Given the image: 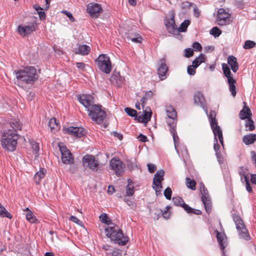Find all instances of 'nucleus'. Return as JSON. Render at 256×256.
Returning <instances> with one entry per match:
<instances>
[{
	"label": "nucleus",
	"instance_id": "f257e3e1",
	"mask_svg": "<svg viewBox=\"0 0 256 256\" xmlns=\"http://www.w3.org/2000/svg\"><path fill=\"white\" fill-rule=\"evenodd\" d=\"M18 83L23 84H32L38 78L36 69L34 66H26L24 69L14 72Z\"/></svg>",
	"mask_w": 256,
	"mask_h": 256
},
{
	"label": "nucleus",
	"instance_id": "4be33fe9",
	"mask_svg": "<svg viewBox=\"0 0 256 256\" xmlns=\"http://www.w3.org/2000/svg\"><path fill=\"white\" fill-rule=\"evenodd\" d=\"M168 124L170 126V130L172 134L173 140L174 142V144L175 146V148L177 152H178V150L176 149V146L178 144V135L176 134V122H168Z\"/></svg>",
	"mask_w": 256,
	"mask_h": 256
},
{
	"label": "nucleus",
	"instance_id": "0e129e2a",
	"mask_svg": "<svg viewBox=\"0 0 256 256\" xmlns=\"http://www.w3.org/2000/svg\"><path fill=\"white\" fill-rule=\"evenodd\" d=\"M32 150L34 154H37L38 151L39 150V146L38 144L36 142H34L32 145Z\"/></svg>",
	"mask_w": 256,
	"mask_h": 256
},
{
	"label": "nucleus",
	"instance_id": "9d476101",
	"mask_svg": "<svg viewBox=\"0 0 256 256\" xmlns=\"http://www.w3.org/2000/svg\"><path fill=\"white\" fill-rule=\"evenodd\" d=\"M157 74L161 80L166 78L168 76V66L166 64V60L165 58L160 59L158 62Z\"/></svg>",
	"mask_w": 256,
	"mask_h": 256
},
{
	"label": "nucleus",
	"instance_id": "393cba45",
	"mask_svg": "<svg viewBox=\"0 0 256 256\" xmlns=\"http://www.w3.org/2000/svg\"><path fill=\"white\" fill-rule=\"evenodd\" d=\"M90 52V48L86 44L80 45L76 50V54L82 56L88 55Z\"/></svg>",
	"mask_w": 256,
	"mask_h": 256
},
{
	"label": "nucleus",
	"instance_id": "c03bdc74",
	"mask_svg": "<svg viewBox=\"0 0 256 256\" xmlns=\"http://www.w3.org/2000/svg\"><path fill=\"white\" fill-rule=\"evenodd\" d=\"M0 216L6 217L8 218H12V214L6 210L4 206L0 204Z\"/></svg>",
	"mask_w": 256,
	"mask_h": 256
},
{
	"label": "nucleus",
	"instance_id": "b1692460",
	"mask_svg": "<svg viewBox=\"0 0 256 256\" xmlns=\"http://www.w3.org/2000/svg\"><path fill=\"white\" fill-rule=\"evenodd\" d=\"M228 63L230 66L232 70L234 72H236L238 71L239 65L235 56H229L228 58Z\"/></svg>",
	"mask_w": 256,
	"mask_h": 256
},
{
	"label": "nucleus",
	"instance_id": "a878e982",
	"mask_svg": "<svg viewBox=\"0 0 256 256\" xmlns=\"http://www.w3.org/2000/svg\"><path fill=\"white\" fill-rule=\"evenodd\" d=\"M212 130L214 136V141L218 140V138L219 139V141L220 144L222 146H224V139L222 136V132L220 126L217 127L216 128H213Z\"/></svg>",
	"mask_w": 256,
	"mask_h": 256
},
{
	"label": "nucleus",
	"instance_id": "72a5a7b5",
	"mask_svg": "<svg viewBox=\"0 0 256 256\" xmlns=\"http://www.w3.org/2000/svg\"><path fill=\"white\" fill-rule=\"evenodd\" d=\"M126 196H132L134 193V188L133 185V182L130 179L128 180V184L126 186Z\"/></svg>",
	"mask_w": 256,
	"mask_h": 256
},
{
	"label": "nucleus",
	"instance_id": "a211bd4d",
	"mask_svg": "<svg viewBox=\"0 0 256 256\" xmlns=\"http://www.w3.org/2000/svg\"><path fill=\"white\" fill-rule=\"evenodd\" d=\"M125 80L120 75V72L114 71L110 78L112 84L116 87H120L124 84Z\"/></svg>",
	"mask_w": 256,
	"mask_h": 256
},
{
	"label": "nucleus",
	"instance_id": "1a4fd4ad",
	"mask_svg": "<svg viewBox=\"0 0 256 256\" xmlns=\"http://www.w3.org/2000/svg\"><path fill=\"white\" fill-rule=\"evenodd\" d=\"M110 166L116 176H122L124 172V164L118 158H113L110 162Z\"/></svg>",
	"mask_w": 256,
	"mask_h": 256
},
{
	"label": "nucleus",
	"instance_id": "7c9ffc66",
	"mask_svg": "<svg viewBox=\"0 0 256 256\" xmlns=\"http://www.w3.org/2000/svg\"><path fill=\"white\" fill-rule=\"evenodd\" d=\"M74 162V157L70 150L65 146V164H72Z\"/></svg>",
	"mask_w": 256,
	"mask_h": 256
},
{
	"label": "nucleus",
	"instance_id": "603ef678",
	"mask_svg": "<svg viewBox=\"0 0 256 256\" xmlns=\"http://www.w3.org/2000/svg\"><path fill=\"white\" fill-rule=\"evenodd\" d=\"M152 115V112L144 111V114L142 115V118H144V121L145 122H148V121L150 120L151 117Z\"/></svg>",
	"mask_w": 256,
	"mask_h": 256
},
{
	"label": "nucleus",
	"instance_id": "4c0bfd02",
	"mask_svg": "<svg viewBox=\"0 0 256 256\" xmlns=\"http://www.w3.org/2000/svg\"><path fill=\"white\" fill-rule=\"evenodd\" d=\"M10 125L11 127L13 128V130H14L15 133L17 130H20L21 129L22 124L20 122L16 119L12 120L10 122Z\"/></svg>",
	"mask_w": 256,
	"mask_h": 256
},
{
	"label": "nucleus",
	"instance_id": "c756f323",
	"mask_svg": "<svg viewBox=\"0 0 256 256\" xmlns=\"http://www.w3.org/2000/svg\"><path fill=\"white\" fill-rule=\"evenodd\" d=\"M48 126L52 132H56L60 129L59 124L55 118H51L48 122Z\"/></svg>",
	"mask_w": 256,
	"mask_h": 256
},
{
	"label": "nucleus",
	"instance_id": "a19ab883",
	"mask_svg": "<svg viewBox=\"0 0 256 256\" xmlns=\"http://www.w3.org/2000/svg\"><path fill=\"white\" fill-rule=\"evenodd\" d=\"M126 163L128 168L130 171L138 168L136 160L134 158L126 160Z\"/></svg>",
	"mask_w": 256,
	"mask_h": 256
},
{
	"label": "nucleus",
	"instance_id": "69168bd1",
	"mask_svg": "<svg viewBox=\"0 0 256 256\" xmlns=\"http://www.w3.org/2000/svg\"><path fill=\"white\" fill-rule=\"evenodd\" d=\"M65 15L69 18L70 20L72 22H74L76 21L74 18L72 14L70 12L65 10Z\"/></svg>",
	"mask_w": 256,
	"mask_h": 256
},
{
	"label": "nucleus",
	"instance_id": "79ce46f5",
	"mask_svg": "<svg viewBox=\"0 0 256 256\" xmlns=\"http://www.w3.org/2000/svg\"><path fill=\"white\" fill-rule=\"evenodd\" d=\"M186 184L188 188L191 189L192 190H196V182L194 179L191 180L189 178H186Z\"/></svg>",
	"mask_w": 256,
	"mask_h": 256
},
{
	"label": "nucleus",
	"instance_id": "c9c22d12",
	"mask_svg": "<svg viewBox=\"0 0 256 256\" xmlns=\"http://www.w3.org/2000/svg\"><path fill=\"white\" fill-rule=\"evenodd\" d=\"M228 82L229 85L230 91L232 92V96H235L236 94V87L235 85L236 84V80L234 78L229 79L228 80Z\"/></svg>",
	"mask_w": 256,
	"mask_h": 256
},
{
	"label": "nucleus",
	"instance_id": "f8f14e48",
	"mask_svg": "<svg viewBox=\"0 0 256 256\" xmlns=\"http://www.w3.org/2000/svg\"><path fill=\"white\" fill-rule=\"evenodd\" d=\"M78 100L86 108L88 111L91 108L92 106L96 105L94 104V96L90 94H79L78 96Z\"/></svg>",
	"mask_w": 256,
	"mask_h": 256
},
{
	"label": "nucleus",
	"instance_id": "423d86ee",
	"mask_svg": "<svg viewBox=\"0 0 256 256\" xmlns=\"http://www.w3.org/2000/svg\"><path fill=\"white\" fill-rule=\"evenodd\" d=\"M232 218L236 224L240 238L246 240H249L250 238V236L240 217L236 214H232Z\"/></svg>",
	"mask_w": 256,
	"mask_h": 256
},
{
	"label": "nucleus",
	"instance_id": "5701e85b",
	"mask_svg": "<svg viewBox=\"0 0 256 256\" xmlns=\"http://www.w3.org/2000/svg\"><path fill=\"white\" fill-rule=\"evenodd\" d=\"M243 104H244L243 108L240 111L239 114V117L241 120L248 118L252 116L250 110L246 106V103L244 102Z\"/></svg>",
	"mask_w": 256,
	"mask_h": 256
},
{
	"label": "nucleus",
	"instance_id": "864d4df0",
	"mask_svg": "<svg viewBox=\"0 0 256 256\" xmlns=\"http://www.w3.org/2000/svg\"><path fill=\"white\" fill-rule=\"evenodd\" d=\"M172 190L170 187H167L164 191V196L167 200H170L172 198Z\"/></svg>",
	"mask_w": 256,
	"mask_h": 256
},
{
	"label": "nucleus",
	"instance_id": "c85d7f7f",
	"mask_svg": "<svg viewBox=\"0 0 256 256\" xmlns=\"http://www.w3.org/2000/svg\"><path fill=\"white\" fill-rule=\"evenodd\" d=\"M256 140V134H254L245 135L242 138V141L246 145L254 144Z\"/></svg>",
	"mask_w": 256,
	"mask_h": 256
},
{
	"label": "nucleus",
	"instance_id": "ea45409f",
	"mask_svg": "<svg viewBox=\"0 0 256 256\" xmlns=\"http://www.w3.org/2000/svg\"><path fill=\"white\" fill-rule=\"evenodd\" d=\"M99 218L102 222L105 224L109 226H112V224H114V223L112 222L110 219L105 213L100 214Z\"/></svg>",
	"mask_w": 256,
	"mask_h": 256
},
{
	"label": "nucleus",
	"instance_id": "e2e57ef3",
	"mask_svg": "<svg viewBox=\"0 0 256 256\" xmlns=\"http://www.w3.org/2000/svg\"><path fill=\"white\" fill-rule=\"evenodd\" d=\"M70 164L69 171L72 174L75 173L77 170V166L76 164L74 162Z\"/></svg>",
	"mask_w": 256,
	"mask_h": 256
},
{
	"label": "nucleus",
	"instance_id": "7ed1b4c3",
	"mask_svg": "<svg viewBox=\"0 0 256 256\" xmlns=\"http://www.w3.org/2000/svg\"><path fill=\"white\" fill-rule=\"evenodd\" d=\"M18 136L14 130H8L2 134L1 145L3 148L8 151L14 152L16 147Z\"/></svg>",
	"mask_w": 256,
	"mask_h": 256
},
{
	"label": "nucleus",
	"instance_id": "39448f33",
	"mask_svg": "<svg viewBox=\"0 0 256 256\" xmlns=\"http://www.w3.org/2000/svg\"><path fill=\"white\" fill-rule=\"evenodd\" d=\"M94 62L100 70L106 74L110 73L112 70V64L110 58L107 54H100Z\"/></svg>",
	"mask_w": 256,
	"mask_h": 256
},
{
	"label": "nucleus",
	"instance_id": "473e14b6",
	"mask_svg": "<svg viewBox=\"0 0 256 256\" xmlns=\"http://www.w3.org/2000/svg\"><path fill=\"white\" fill-rule=\"evenodd\" d=\"M206 60V56L203 54H200L192 62L194 68H198L201 64L204 62Z\"/></svg>",
	"mask_w": 256,
	"mask_h": 256
},
{
	"label": "nucleus",
	"instance_id": "338daca9",
	"mask_svg": "<svg viewBox=\"0 0 256 256\" xmlns=\"http://www.w3.org/2000/svg\"><path fill=\"white\" fill-rule=\"evenodd\" d=\"M184 92L183 90H180L176 96V98L178 99V100H182L184 98Z\"/></svg>",
	"mask_w": 256,
	"mask_h": 256
},
{
	"label": "nucleus",
	"instance_id": "2eb2a0df",
	"mask_svg": "<svg viewBox=\"0 0 256 256\" xmlns=\"http://www.w3.org/2000/svg\"><path fill=\"white\" fill-rule=\"evenodd\" d=\"M164 171L163 170H160L156 172L154 174L152 184L156 186V188L154 186L153 187L154 188H155L156 192H158V188L160 189L159 191H160V189L162 188V182L164 180Z\"/></svg>",
	"mask_w": 256,
	"mask_h": 256
},
{
	"label": "nucleus",
	"instance_id": "cd10ccee",
	"mask_svg": "<svg viewBox=\"0 0 256 256\" xmlns=\"http://www.w3.org/2000/svg\"><path fill=\"white\" fill-rule=\"evenodd\" d=\"M216 238L220 246V248L222 250V256H226L224 250L226 248V246L224 244V237L223 235L218 230H216Z\"/></svg>",
	"mask_w": 256,
	"mask_h": 256
},
{
	"label": "nucleus",
	"instance_id": "09e8293b",
	"mask_svg": "<svg viewBox=\"0 0 256 256\" xmlns=\"http://www.w3.org/2000/svg\"><path fill=\"white\" fill-rule=\"evenodd\" d=\"M222 34V31L218 27H214L210 30V34L214 36L215 38L218 37Z\"/></svg>",
	"mask_w": 256,
	"mask_h": 256
},
{
	"label": "nucleus",
	"instance_id": "f03ea898",
	"mask_svg": "<svg viewBox=\"0 0 256 256\" xmlns=\"http://www.w3.org/2000/svg\"><path fill=\"white\" fill-rule=\"evenodd\" d=\"M105 233L112 242L119 246H125L128 241V238L124 236L122 230L115 224L106 228Z\"/></svg>",
	"mask_w": 256,
	"mask_h": 256
},
{
	"label": "nucleus",
	"instance_id": "f704fd0d",
	"mask_svg": "<svg viewBox=\"0 0 256 256\" xmlns=\"http://www.w3.org/2000/svg\"><path fill=\"white\" fill-rule=\"evenodd\" d=\"M153 96L154 92L151 90L146 92L145 93L144 96L140 99V102L142 104V107L143 108L145 104H146L147 101L151 100Z\"/></svg>",
	"mask_w": 256,
	"mask_h": 256
},
{
	"label": "nucleus",
	"instance_id": "2f4dec72",
	"mask_svg": "<svg viewBox=\"0 0 256 256\" xmlns=\"http://www.w3.org/2000/svg\"><path fill=\"white\" fill-rule=\"evenodd\" d=\"M181 207H182L188 214H194L196 215H200L202 214L201 210L193 208L185 202L182 204Z\"/></svg>",
	"mask_w": 256,
	"mask_h": 256
},
{
	"label": "nucleus",
	"instance_id": "aec40b11",
	"mask_svg": "<svg viewBox=\"0 0 256 256\" xmlns=\"http://www.w3.org/2000/svg\"><path fill=\"white\" fill-rule=\"evenodd\" d=\"M194 104L200 105L203 108L206 106V100L203 94L200 92H196L194 96Z\"/></svg>",
	"mask_w": 256,
	"mask_h": 256
},
{
	"label": "nucleus",
	"instance_id": "8fccbe9b",
	"mask_svg": "<svg viewBox=\"0 0 256 256\" xmlns=\"http://www.w3.org/2000/svg\"><path fill=\"white\" fill-rule=\"evenodd\" d=\"M255 46V42H254V41L247 40L245 42L244 44V45L243 47L244 49H250L254 47Z\"/></svg>",
	"mask_w": 256,
	"mask_h": 256
},
{
	"label": "nucleus",
	"instance_id": "6e6552de",
	"mask_svg": "<svg viewBox=\"0 0 256 256\" xmlns=\"http://www.w3.org/2000/svg\"><path fill=\"white\" fill-rule=\"evenodd\" d=\"M82 164L84 167L88 168L94 172L98 171L100 164L94 156L86 154L82 158Z\"/></svg>",
	"mask_w": 256,
	"mask_h": 256
},
{
	"label": "nucleus",
	"instance_id": "de8ad7c7",
	"mask_svg": "<svg viewBox=\"0 0 256 256\" xmlns=\"http://www.w3.org/2000/svg\"><path fill=\"white\" fill-rule=\"evenodd\" d=\"M172 202L175 206H182V204L184 202V200L180 196H176L173 198Z\"/></svg>",
	"mask_w": 256,
	"mask_h": 256
},
{
	"label": "nucleus",
	"instance_id": "052dcab7",
	"mask_svg": "<svg viewBox=\"0 0 256 256\" xmlns=\"http://www.w3.org/2000/svg\"><path fill=\"white\" fill-rule=\"evenodd\" d=\"M109 256H122V252L120 250L115 249L110 254Z\"/></svg>",
	"mask_w": 256,
	"mask_h": 256
},
{
	"label": "nucleus",
	"instance_id": "f3484780",
	"mask_svg": "<svg viewBox=\"0 0 256 256\" xmlns=\"http://www.w3.org/2000/svg\"><path fill=\"white\" fill-rule=\"evenodd\" d=\"M54 154L58 159L59 166H62L64 164V144L63 142L58 143Z\"/></svg>",
	"mask_w": 256,
	"mask_h": 256
},
{
	"label": "nucleus",
	"instance_id": "a18cd8bd",
	"mask_svg": "<svg viewBox=\"0 0 256 256\" xmlns=\"http://www.w3.org/2000/svg\"><path fill=\"white\" fill-rule=\"evenodd\" d=\"M245 126L246 128H248V130L250 131L253 130L254 128V122L250 118H248V120L246 122Z\"/></svg>",
	"mask_w": 256,
	"mask_h": 256
},
{
	"label": "nucleus",
	"instance_id": "5fc2aeb1",
	"mask_svg": "<svg viewBox=\"0 0 256 256\" xmlns=\"http://www.w3.org/2000/svg\"><path fill=\"white\" fill-rule=\"evenodd\" d=\"M197 68H194V66L193 64L190 65L187 68V72L188 74L190 76H194L195 74L196 71V69Z\"/></svg>",
	"mask_w": 256,
	"mask_h": 256
},
{
	"label": "nucleus",
	"instance_id": "0eeeda50",
	"mask_svg": "<svg viewBox=\"0 0 256 256\" xmlns=\"http://www.w3.org/2000/svg\"><path fill=\"white\" fill-rule=\"evenodd\" d=\"M200 190L202 194V201L205 210L206 212L209 214L212 211V202L208 190L202 182L200 184Z\"/></svg>",
	"mask_w": 256,
	"mask_h": 256
},
{
	"label": "nucleus",
	"instance_id": "bf43d9fd",
	"mask_svg": "<svg viewBox=\"0 0 256 256\" xmlns=\"http://www.w3.org/2000/svg\"><path fill=\"white\" fill-rule=\"evenodd\" d=\"M245 182H246V190L248 192H252V188L249 182L248 178H245Z\"/></svg>",
	"mask_w": 256,
	"mask_h": 256
},
{
	"label": "nucleus",
	"instance_id": "9b49d317",
	"mask_svg": "<svg viewBox=\"0 0 256 256\" xmlns=\"http://www.w3.org/2000/svg\"><path fill=\"white\" fill-rule=\"evenodd\" d=\"M230 14L224 8L218 9L216 16V22L219 26H222L230 24Z\"/></svg>",
	"mask_w": 256,
	"mask_h": 256
},
{
	"label": "nucleus",
	"instance_id": "4468645a",
	"mask_svg": "<svg viewBox=\"0 0 256 256\" xmlns=\"http://www.w3.org/2000/svg\"><path fill=\"white\" fill-rule=\"evenodd\" d=\"M87 10L91 17L97 18L102 11V8L98 3L91 2L88 5Z\"/></svg>",
	"mask_w": 256,
	"mask_h": 256
},
{
	"label": "nucleus",
	"instance_id": "e433bc0d",
	"mask_svg": "<svg viewBox=\"0 0 256 256\" xmlns=\"http://www.w3.org/2000/svg\"><path fill=\"white\" fill-rule=\"evenodd\" d=\"M24 211L26 212V220L31 223L35 222L36 220V218L33 214L32 212L28 208L24 210Z\"/></svg>",
	"mask_w": 256,
	"mask_h": 256
},
{
	"label": "nucleus",
	"instance_id": "412c9836",
	"mask_svg": "<svg viewBox=\"0 0 256 256\" xmlns=\"http://www.w3.org/2000/svg\"><path fill=\"white\" fill-rule=\"evenodd\" d=\"M166 111L168 118L171 119L168 122H177V113L176 110L172 106H166Z\"/></svg>",
	"mask_w": 256,
	"mask_h": 256
},
{
	"label": "nucleus",
	"instance_id": "58836bf2",
	"mask_svg": "<svg viewBox=\"0 0 256 256\" xmlns=\"http://www.w3.org/2000/svg\"><path fill=\"white\" fill-rule=\"evenodd\" d=\"M222 69L223 70L224 76L227 78L228 80L229 79L234 78L232 76V73L230 70V68L226 64H222Z\"/></svg>",
	"mask_w": 256,
	"mask_h": 256
},
{
	"label": "nucleus",
	"instance_id": "6ab92c4d",
	"mask_svg": "<svg viewBox=\"0 0 256 256\" xmlns=\"http://www.w3.org/2000/svg\"><path fill=\"white\" fill-rule=\"evenodd\" d=\"M165 26L168 31L172 34L178 32V28L175 24L174 16H172L165 22Z\"/></svg>",
	"mask_w": 256,
	"mask_h": 256
},
{
	"label": "nucleus",
	"instance_id": "ddd939ff",
	"mask_svg": "<svg viewBox=\"0 0 256 256\" xmlns=\"http://www.w3.org/2000/svg\"><path fill=\"white\" fill-rule=\"evenodd\" d=\"M65 132L72 137L80 138L84 136L86 132L82 127L70 126L65 128Z\"/></svg>",
	"mask_w": 256,
	"mask_h": 256
},
{
	"label": "nucleus",
	"instance_id": "37998d69",
	"mask_svg": "<svg viewBox=\"0 0 256 256\" xmlns=\"http://www.w3.org/2000/svg\"><path fill=\"white\" fill-rule=\"evenodd\" d=\"M190 22L187 20H184L180 24V28H178V32H186L188 26L190 24Z\"/></svg>",
	"mask_w": 256,
	"mask_h": 256
},
{
	"label": "nucleus",
	"instance_id": "6e6d98bb",
	"mask_svg": "<svg viewBox=\"0 0 256 256\" xmlns=\"http://www.w3.org/2000/svg\"><path fill=\"white\" fill-rule=\"evenodd\" d=\"M194 54V50L191 48H187L184 50V56L186 58H190L193 56Z\"/></svg>",
	"mask_w": 256,
	"mask_h": 256
},
{
	"label": "nucleus",
	"instance_id": "680f3d73",
	"mask_svg": "<svg viewBox=\"0 0 256 256\" xmlns=\"http://www.w3.org/2000/svg\"><path fill=\"white\" fill-rule=\"evenodd\" d=\"M147 166L150 173L154 172L156 170V166L152 164H148Z\"/></svg>",
	"mask_w": 256,
	"mask_h": 256
},
{
	"label": "nucleus",
	"instance_id": "13d9d810",
	"mask_svg": "<svg viewBox=\"0 0 256 256\" xmlns=\"http://www.w3.org/2000/svg\"><path fill=\"white\" fill-rule=\"evenodd\" d=\"M192 47L196 51L201 52L202 50V46L198 42H194L192 44Z\"/></svg>",
	"mask_w": 256,
	"mask_h": 256
},
{
	"label": "nucleus",
	"instance_id": "3c124183",
	"mask_svg": "<svg viewBox=\"0 0 256 256\" xmlns=\"http://www.w3.org/2000/svg\"><path fill=\"white\" fill-rule=\"evenodd\" d=\"M124 111L128 116L132 117L136 116L137 114V112L136 110L130 108H126Z\"/></svg>",
	"mask_w": 256,
	"mask_h": 256
},
{
	"label": "nucleus",
	"instance_id": "bb28decb",
	"mask_svg": "<svg viewBox=\"0 0 256 256\" xmlns=\"http://www.w3.org/2000/svg\"><path fill=\"white\" fill-rule=\"evenodd\" d=\"M46 172V170L45 168H40V170L35 174L34 180L36 184H38L40 183L42 179L44 177Z\"/></svg>",
	"mask_w": 256,
	"mask_h": 256
},
{
	"label": "nucleus",
	"instance_id": "4d7b16f0",
	"mask_svg": "<svg viewBox=\"0 0 256 256\" xmlns=\"http://www.w3.org/2000/svg\"><path fill=\"white\" fill-rule=\"evenodd\" d=\"M212 129L218 127V123L216 118L208 119Z\"/></svg>",
	"mask_w": 256,
	"mask_h": 256
},
{
	"label": "nucleus",
	"instance_id": "dca6fc26",
	"mask_svg": "<svg viewBox=\"0 0 256 256\" xmlns=\"http://www.w3.org/2000/svg\"><path fill=\"white\" fill-rule=\"evenodd\" d=\"M36 24L32 23L28 26H19L18 28V32L22 36H25L31 34L36 30Z\"/></svg>",
	"mask_w": 256,
	"mask_h": 256
},
{
	"label": "nucleus",
	"instance_id": "20e7f679",
	"mask_svg": "<svg viewBox=\"0 0 256 256\" xmlns=\"http://www.w3.org/2000/svg\"><path fill=\"white\" fill-rule=\"evenodd\" d=\"M102 106L99 104L92 106L88 112V116L96 124H100L106 118V114L105 111L102 110Z\"/></svg>",
	"mask_w": 256,
	"mask_h": 256
},
{
	"label": "nucleus",
	"instance_id": "49530a36",
	"mask_svg": "<svg viewBox=\"0 0 256 256\" xmlns=\"http://www.w3.org/2000/svg\"><path fill=\"white\" fill-rule=\"evenodd\" d=\"M171 206H167L166 207V210H162V212L161 213V215L163 216V218L166 220L168 219L170 216V213L169 212V210L170 209Z\"/></svg>",
	"mask_w": 256,
	"mask_h": 256
},
{
	"label": "nucleus",
	"instance_id": "774afa93",
	"mask_svg": "<svg viewBox=\"0 0 256 256\" xmlns=\"http://www.w3.org/2000/svg\"><path fill=\"white\" fill-rule=\"evenodd\" d=\"M76 66L80 70H85L86 64L82 62H78L76 63Z\"/></svg>",
	"mask_w": 256,
	"mask_h": 256
}]
</instances>
